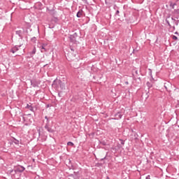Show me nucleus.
Masks as SVG:
<instances>
[{
	"instance_id": "nucleus-15",
	"label": "nucleus",
	"mask_w": 179,
	"mask_h": 179,
	"mask_svg": "<svg viewBox=\"0 0 179 179\" xmlns=\"http://www.w3.org/2000/svg\"><path fill=\"white\" fill-rule=\"evenodd\" d=\"M31 41H33L34 43H36V37H33L31 38Z\"/></svg>"
},
{
	"instance_id": "nucleus-9",
	"label": "nucleus",
	"mask_w": 179,
	"mask_h": 179,
	"mask_svg": "<svg viewBox=\"0 0 179 179\" xmlns=\"http://www.w3.org/2000/svg\"><path fill=\"white\" fill-rule=\"evenodd\" d=\"M59 84H60V87L62 90H65V83L60 82Z\"/></svg>"
},
{
	"instance_id": "nucleus-19",
	"label": "nucleus",
	"mask_w": 179,
	"mask_h": 179,
	"mask_svg": "<svg viewBox=\"0 0 179 179\" xmlns=\"http://www.w3.org/2000/svg\"><path fill=\"white\" fill-rule=\"evenodd\" d=\"M174 6H176V3H174V4L172 5L173 9H174Z\"/></svg>"
},
{
	"instance_id": "nucleus-11",
	"label": "nucleus",
	"mask_w": 179,
	"mask_h": 179,
	"mask_svg": "<svg viewBox=\"0 0 179 179\" xmlns=\"http://www.w3.org/2000/svg\"><path fill=\"white\" fill-rule=\"evenodd\" d=\"M27 108H29V110H30V111H33L34 108H33V106L27 104Z\"/></svg>"
},
{
	"instance_id": "nucleus-17",
	"label": "nucleus",
	"mask_w": 179,
	"mask_h": 179,
	"mask_svg": "<svg viewBox=\"0 0 179 179\" xmlns=\"http://www.w3.org/2000/svg\"><path fill=\"white\" fill-rule=\"evenodd\" d=\"M118 13H120V10H117L116 11L115 15H118Z\"/></svg>"
},
{
	"instance_id": "nucleus-21",
	"label": "nucleus",
	"mask_w": 179,
	"mask_h": 179,
	"mask_svg": "<svg viewBox=\"0 0 179 179\" xmlns=\"http://www.w3.org/2000/svg\"><path fill=\"white\" fill-rule=\"evenodd\" d=\"M46 120H48V117H47V116H45V117Z\"/></svg>"
},
{
	"instance_id": "nucleus-2",
	"label": "nucleus",
	"mask_w": 179,
	"mask_h": 179,
	"mask_svg": "<svg viewBox=\"0 0 179 179\" xmlns=\"http://www.w3.org/2000/svg\"><path fill=\"white\" fill-rule=\"evenodd\" d=\"M26 170V169L24 166H18L15 169V173H23V171Z\"/></svg>"
},
{
	"instance_id": "nucleus-22",
	"label": "nucleus",
	"mask_w": 179,
	"mask_h": 179,
	"mask_svg": "<svg viewBox=\"0 0 179 179\" xmlns=\"http://www.w3.org/2000/svg\"><path fill=\"white\" fill-rule=\"evenodd\" d=\"M126 84L128 85V82H127Z\"/></svg>"
},
{
	"instance_id": "nucleus-16",
	"label": "nucleus",
	"mask_w": 179,
	"mask_h": 179,
	"mask_svg": "<svg viewBox=\"0 0 179 179\" xmlns=\"http://www.w3.org/2000/svg\"><path fill=\"white\" fill-rule=\"evenodd\" d=\"M145 179H150V175L147 176Z\"/></svg>"
},
{
	"instance_id": "nucleus-6",
	"label": "nucleus",
	"mask_w": 179,
	"mask_h": 179,
	"mask_svg": "<svg viewBox=\"0 0 179 179\" xmlns=\"http://www.w3.org/2000/svg\"><path fill=\"white\" fill-rule=\"evenodd\" d=\"M45 129L48 131V132H50V133L54 132V130L51 129V127H48V124L45 125Z\"/></svg>"
},
{
	"instance_id": "nucleus-20",
	"label": "nucleus",
	"mask_w": 179,
	"mask_h": 179,
	"mask_svg": "<svg viewBox=\"0 0 179 179\" xmlns=\"http://www.w3.org/2000/svg\"><path fill=\"white\" fill-rule=\"evenodd\" d=\"M150 74L152 75V69H149Z\"/></svg>"
},
{
	"instance_id": "nucleus-1",
	"label": "nucleus",
	"mask_w": 179,
	"mask_h": 179,
	"mask_svg": "<svg viewBox=\"0 0 179 179\" xmlns=\"http://www.w3.org/2000/svg\"><path fill=\"white\" fill-rule=\"evenodd\" d=\"M165 22L169 26L170 29H173V30H176V27L171 26V24H170V23H172V24H174L177 22L176 19H174L173 17H171L170 15H169L168 17H166Z\"/></svg>"
},
{
	"instance_id": "nucleus-10",
	"label": "nucleus",
	"mask_w": 179,
	"mask_h": 179,
	"mask_svg": "<svg viewBox=\"0 0 179 179\" xmlns=\"http://www.w3.org/2000/svg\"><path fill=\"white\" fill-rule=\"evenodd\" d=\"M36 54V48H34L33 50L30 52L31 57H33Z\"/></svg>"
},
{
	"instance_id": "nucleus-18",
	"label": "nucleus",
	"mask_w": 179,
	"mask_h": 179,
	"mask_svg": "<svg viewBox=\"0 0 179 179\" xmlns=\"http://www.w3.org/2000/svg\"><path fill=\"white\" fill-rule=\"evenodd\" d=\"M174 24H176V26H178V22H177V21L174 23Z\"/></svg>"
},
{
	"instance_id": "nucleus-7",
	"label": "nucleus",
	"mask_w": 179,
	"mask_h": 179,
	"mask_svg": "<svg viewBox=\"0 0 179 179\" xmlns=\"http://www.w3.org/2000/svg\"><path fill=\"white\" fill-rule=\"evenodd\" d=\"M82 15H83V11L82 10H80L78 13H77V17H82Z\"/></svg>"
},
{
	"instance_id": "nucleus-8",
	"label": "nucleus",
	"mask_w": 179,
	"mask_h": 179,
	"mask_svg": "<svg viewBox=\"0 0 179 179\" xmlns=\"http://www.w3.org/2000/svg\"><path fill=\"white\" fill-rule=\"evenodd\" d=\"M15 34L19 36V37L20 38H23V36H22V31L19 30V31H16Z\"/></svg>"
},
{
	"instance_id": "nucleus-4",
	"label": "nucleus",
	"mask_w": 179,
	"mask_h": 179,
	"mask_svg": "<svg viewBox=\"0 0 179 179\" xmlns=\"http://www.w3.org/2000/svg\"><path fill=\"white\" fill-rule=\"evenodd\" d=\"M20 47H22V45H15L14 48H13L10 51L11 52H13V54H15V52H16V51H19V48H20Z\"/></svg>"
},
{
	"instance_id": "nucleus-12",
	"label": "nucleus",
	"mask_w": 179,
	"mask_h": 179,
	"mask_svg": "<svg viewBox=\"0 0 179 179\" xmlns=\"http://www.w3.org/2000/svg\"><path fill=\"white\" fill-rule=\"evenodd\" d=\"M41 52H45V51H47L44 47V45L41 46Z\"/></svg>"
},
{
	"instance_id": "nucleus-14",
	"label": "nucleus",
	"mask_w": 179,
	"mask_h": 179,
	"mask_svg": "<svg viewBox=\"0 0 179 179\" xmlns=\"http://www.w3.org/2000/svg\"><path fill=\"white\" fill-rule=\"evenodd\" d=\"M172 38H173V40H178V38L174 35L172 36Z\"/></svg>"
},
{
	"instance_id": "nucleus-13",
	"label": "nucleus",
	"mask_w": 179,
	"mask_h": 179,
	"mask_svg": "<svg viewBox=\"0 0 179 179\" xmlns=\"http://www.w3.org/2000/svg\"><path fill=\"white\" fill-rule=\"evenodd\" d=\"M68 146H73V143L69 141L67 143Z\"/></svg>"
},
{
	"instance_id": "nucleus-23",
	"label": "nucleus",
	"mask_w": 179,
	"mask_h": 179,
	"mask_svg": "<svg viewBox=\"0 0 179 179\" xmlns=\"http://www.w3.org/2000/svg\"><path fill=\"white\" fill-rule=\"evenodd\" d=\"M178 127H179V126H178Z\"/></svg>"
},
{
	"instance_id": "nucleus-3",
	"label": "nucleus",
	"mask_w": 179,
	"mask_h": 179,
	"mask_svg": "<svg viewBox=\"0 0 179 179\" xmlns=\"http://www.w3.org/2000/svg\"><path fill=\"white\" fill-rule=\"evenodd\" d=\"M76 36H77L76 33L69 36V39L71 43H75L76 41Z\"/></svg>"
},
{
	"instance_id": "nucleus-5",
	"label": "nucleus",
	"mask_w": 179,
	"mask_h": 179,
	"mask_svg": "<svg viewBox=\"0 0 179 179\" xmlns=\"http://www.w3.org/2000/svg\"><path fill=\"white\" fill-rule=\"evenodd\" d=\"M122 113L118 112L115 115V120H121L122 118Z\"/></svg>"
}]
</instances>
